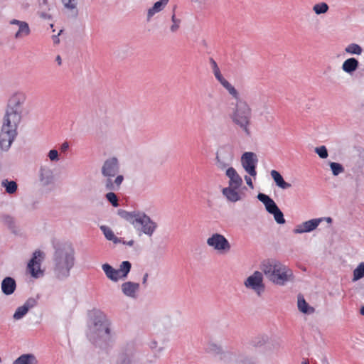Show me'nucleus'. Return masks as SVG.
Returning a JSON list of instances; mask_svg holds the SVG:
<instances>
[{"instance_id":"1","label":"nucleus","mask_w":364,"mask_h":364,"mask_svg":"<svg viewBox=\"0 0 364 364\" xmlns=\"http://www.w3.org/2000/svg\"><path fill=\"white\" fill-rule=\"evenodd\" d=\"M53 246L55 250L53 257L54 275L60 280L65 279L75 264V250L67 242H53Z\"/></svg>"},{"instance_id":"2","label":"nucleus","mask_w":364,"mask_h":364,"mask_svg":"<svg viewBox=\"0 0 364 364\" xmlns=\"http://www.w3.org/2000/svg\"><path fill=\"white\" fill-rule=\"evenodd\" d=\"M87 337L96 346L105 347L112 339L111 322L101 311L93 313L89 325Z\"/></svg>"},{"instance_id":"3","label":"nucleus","mask_w":364,"mask_h":364,"mask_svg":"<svg viewBox=\"0 0 364 364\" xmlns=\"http://www.w3.org/2000/svg\"><path fill=\"white\" fill-rule=\"evenodd\" d=\"M261 270L266 277L276 285L284 286L288 282L294 280L291 269L274 259L264 260L262 263Z\"/></svg>"},{"instance_id":"4","label":"nucleus","mask_w":364,"mask_h":364,"mask_svg":"<svg viewBox=\"0 0 364 364\" xmlns=\"http://www.w3.org/2000/svg\"><path fill=\"white\" fill-rule=\"evenodd\" d=\"M118 215L129 223L139 232L151 237L158 225L156 222L145 213L141 211L129 212L124 210H118Z\"/></svg>"},{"instance_id":"5","label":"nucleus","mask_w":364,"mask_h":364,"mask_svg":"<svg viewBox=\"0 0 364 364\" xmlns=\"http://www.w3.org/2000/svg\"><path fill=\"white\" fill-rule=\"evenodd\" d=\"M119 163L117 157L107 159L101 168V173L105 177V187L107 191H119L124 181L122 175H118L119 172Z\"/></svg>"},{"instance_id":"6","label":"nucleus","mask_w":364,"mask_h":364,"mask_svg":"<svg viewBox=\"0 0 364 364\" xmlns=\"http://www.w3.org/2000/svg\"><path fill=\"white\" fill-rule=\"evenodd\" d=\"M235 108L230 114V118L234 124L247 135H250V125L252 118V109L247 102L241 100L240 97L236 100Z\"/></svg>"},{"instance_id":"7","label":"nucleus","mask_w":364,"mask_h":364,"mask_svg":"<svg viewBox=\"0 0 364 364\" xmlns=\"http://www.w3.org/2000/svg\"><path fill=\"white\" fill-rule=\"evenodd\" d=\"M26 99V95L23 92L14 93L8 100L4 118L11 120L13 122L20 123L22 114L21 107Z\"/></svg>"},{"instance_id":"8","label":"nucleus","mask_w":364,"mask_h":364,"mask_svg":"<svg viewBox=\"0 0 364 364\" xmlns=\"http://www.w3.org/2000/svg\"><path fill=\"white\" fill-rule=\"evenodd\" d=\"M18 122L3 118V124L0 133V149L8 151L17 136Z\"/></svg>"},{"instance_id":"9","label":"nucleus","mask_w":364,"mask_h":364,"mask_svg":"<svg viewBox=\"0 0 364 364\" xmlns=\"http://www.w3.org/2000/svg\"><path fill=\"white\" fill-rule=\"evenodd\" d=\"M258 200L262 202L266 208V210L273 215L275 221L278 224H284L286 220L284 218V214L279 208L276 203L269 196L259 193L257 195Z\"/></svg>"},{"instance_id":"10","label":"nucleus","mask_w":364,"mask_h":364,"mask_svg":"<svg viewBox=\"0 0 364 364\" xmlns=\"http://www.w3.org/2000/svg\"><path fill=\"white\" fill-rule=\"evenodd\" d=\"M244 285L246 288L253 290L258 296H260L265 290L262 271L254 272L245 279Z\"/></svg>"},{"instance_id":"11","label":"nucleus","mask_w":364,"mask_h":364,"mask_svg":"<svg viewBox=\"0 0 364 364\" xmlns=\"http://www.w3.org/2000/svg\"><path fill=\"white\" fill-rule=\"evenodd\" d=\"M210 63L211 65L214 76L217 79V80L228 92V93L232 97V98H234L235 100H238V91L235 88L233 85H231V83H230L226 79L223 77L217 63L215 61L213 58H210Z\"/></svg>"},{"instance_id":"12","label":"nucleus","mask_w":364,"mask_h":364,"mask_svg":"<svg viewBox=\"0 0 364 364\" xmlns=\"http://www.w3.org/2000/svg\"><path fill=\"white\" fill-rule=\"evenodd\" d=\"M207 245L221 253L228 252L231 245L225 237L219 233H214L207 239Z\"/></svg>"},{"instance_id":"13","label":"nucleus","mask_w":364,"mask_h":364,"mask_svg":"<svg viewBox=\"0 0 364 364\" xmlns=\"http://www.w3.org/2000/svg\"><path fill=\"white\" fill-rule=\"evenodd\" d=\"M258 162L257 156L254 152H245L241 156V164L245 171L251 176H256V166Z\"/></svg>"},{"instance_id":"14","label":"nucleus","mask_w":364,"mask_h":364,"mask_svg":"<svg viewBox=\"0 0 364 364\" xmlns=\"http://www.w3.org/2000/svg\"><path fill=\"white\" fill-rule=\"evenodd\" d=\"M323 221V218H314L302 223L296 226L293 232L295 234H302L314 230Z\"/></svg>"},{"instance_id":"15","label":"nucleus","mask_w":364,"mask_h":364,"mask_svg":"<svg viewBox=\"0 0 364 364\" xmlns=\"http://www.w3.org/2000/svg\"><path fill=\"white\" fill-rule=\"evenodd\" d=\"M39 181L43 186L50 185L54 181V174L49 167L41 166L39 169Z\"/></svg>"},{"instance_id":"16","label":"nucleus","mask_w":364,"mask_h":364,"mask_svg":"<svg viewBox=\"0 0 364 364\" xmlns=\"http://www.w3.org/2000/svg\"><path fill=\"white\" fill-rule=\"evenodd\" d=\"M41 255V252L40 250L35 251L33 252V257L28 263V269H29L31 275L35 277H38V274L42 273L40 269V261L37 260V257Z\"/></svg>"},{"instance_id":"17","label":"nucleus","mask_w":364,"mask_h":364,"mask_svg":"<svg viewBox=\"0 0 364 364\" xmlns=\"http://www.w3.org/2000/svg\"><path fill=\"white\" fill-rule=\"evenodd\" d=\"M226 176L229 178V186L235 188H239L242 184V178L232 167H229L226 170Z\"/></svg>"},{"instance_id":"18","label":"nucleus","mask_w":364,"mask_h":364,"mask_svg":"<svg viewBox=\"0 0 364 364\" xmlns=\"http://www.w3.org/2000/svg\"><path fill=\"white\" fill-rule=\"evenodd\" d=\"M122 293L130 298H136L139 289V284L132 282H126L121 286Z\"/></svg>"},{"instance_id":"19","label":"nucleus","mask_w":364,"mask_h":364,"mask_svg":"<svg viewBox=\"0 0 364 364\" xmlns=\"http://www.w3.org/2000/svg\"><path fill=\"white\" fill-rule=\"evenodd\" d=\"M270 337L267 333H259L253 336L250 341V345L254 348H262L269 343Z\"/></svg>"},{"instance_id":"20","label":"nucleus","mask_w":364,"mask_h":364,"mask_svg":"<svg viewBox=\"0 0 364 364\" xmlns=\"http://www.w3.org/2000/svg\"><path fill=\"white\" fill-rule=\"evenodd\" d=\"M169 0H159L155 2L152 7L149 8L147 11L146 21L149 22L152 17L157 13L164 10L165 6L168 4Z\"/></svg>"},{"instance_id":"21","label":"nucleus","mask_w":364,"mask_h":364,"mask_svg":"<svg viewBox=\"0 0 364 364\" xmlns=\"http://www.w3.org/2000/svg\"><path fill=\"white\" fill-rule=\"evenodd\" d=\"M16 288V283L14 278L7 277L1 282V291L5 295L12 294Z\"/></svg>"},{"instance_id":"22","label":"nucleus","mask_w":364,"mask_h":364,"mask_svg":"<svg viewBox=\"0 0 364 364\" xmlns=\"http://www.w3.org/2000/svg\"><path fill=\"white\" fill-rule=\"evenodd\" d=\"M358 60L355 58H350L343 63L342 70L346 73L352 74L358 68Z\"/></svg>"},{"instance_id":"23","label":"nucleus","mask_w":364,"mask_h":364,"mask_svg":"<svg viewBox=\"0 0 364 364\" xmlns=\"http://www.w3.org/2000/svg\"><path fill=\"white\" fill-rule=\"evenodd\" d=\"M297 307L301 312L305 314H312L315 312V309L309 306L301 294L298 295Z\"/></svg>"},{"instance_id":"24","label":"nucleus","mask_w":364,"mask_h":364,"mask_svg":"<svg viewBox=\"0 0 364 364\" xmlns=\"http://www.w3.org/2000/svg\"><path fill=\"white\" fill-rule=\"evenodd\" d=\"M237 189L238 188L228 186L224 188L222 192L228 200L235 203L240 200L241 198L239 193L237 191Z\"/></svg>"},{"instance_id":"25","label":"nucleus","mask_w":364,"mask_h":364,"mask_svg":"<svg viewBox=\"0 0 364 364\" xmlns=\"http://www.w3.org/2000/svg\"><path fill=\"white\" fill-rule=\"evenodd\" d=\"M102 268L107 277L112 282H117L120 279L117 269L113 268L110 264H103Z\"/></svg>"},{"instance_id":"26","label":"nucleus","mask_w":364,"mask_h":364,"mask_svg":"<svg viewBox=\"0 0 364 364\" xmlns=\"http://www.w3.org/2000/svg\"><path fill=\"white\" fill-rule=\"evenodd\" d=\"M272 178H273L276 185L282 188L287 189L291 187V185L287 182H286L282 176L276 170H272L270 173Z\"/></svg>"},{"instance_id":"27","label":"nucleus","mask_w":364,"mask_h":364,"mask_svg":"<svg viewBox=\"0 0 364 364\" xmlns=\"http://www.w3.org/2000/svg\"><path fill=\"white\" fill-rule=\"evenodd\" d=\"M13 364H38V360L33 354L28 353L20 355Z\"/></svg>"},{"instance_id":"28","label":"nucleus","mask_w":364,"mask_h":364,"mask_svg":"<svg viewBox=\"0 0 364 364\" xmlns=\"http://www.w3.org/2000/svg\"><path fill=\"white\" fill-rule=\"evenodd\" d=\"M62 2L65 8L70 11V16L73 18H77L79 11L77 8L76 0H62Z\"/></svg>"},{"instance_id":"29","label":"nucleus","mask_w":364,"mask_h":364,"mask_svg":"<svg viewBox=\"0 0 364 364\" xmlns=\"http://www.w3.org/2000/svg\"><path fill=\"white\" fill-rule=\"evenodd\" d=\"M100 230L107 240L112 241L114 244L121 243L122 238L116 237L110 228L102 225Z\"/></svg>"},{"instance_id":"30","label":"nucleus","mask_w":364,"mask_h":364,"mask_svg":"<svg viewBox=\"0 0 364 364\" xmlns=\"http://www.w3.org/2000/svg\"><path fill=\"white\" fill-rule=\"evenodd\" d=\"M133 355V350L121 353L118 357L116 364H131Z\"/></svg>"},{"instance_id":"31","label":"nucleus","mask_w":364,"mask_h":364,"mask_svg":"<svg viewBox=\"0 0 364 364\" xmlns=\"http://www.w3.org/2000/svg\"><path fill=\"white\" fill-rule=\"evenodd\" d=\"M132 268V264L129 261H124L121 263L119 269H117L119 276L121 279L127 278L130 269Z\"/></svg>"},{"instance_id":"32","label":"nucleus","mask_w":364,"mask_h":364,"mask_svg":"<svg viewBox=\"0 0 364 364\" xmlns=\"http://www.w3.org/2000/svg\"><path fill=\"white\" fill-rule=\"evenodd\" d=\"M31 30L27 22H24L21 23V26H18V31L15 33V38L18 39L27 36L30 34Z\"/></svg>"},{"instance_id":"33","label":"nucleus","mask_w":364,"mask_h":364,"mask_svg":"<svg viewBox=\"0 0 364 364\" xmlns=\"http://www.w3.org/2000/svg\"><path fill=\"white\" fill-rule=\"evenodd\" d=\"M345 52L350 55H359L363 52L361 46L357 43H350L345 48Z\"/></svg>"},{"instance_id":"34","label":"nucleus","mask_w":364,"mask_h":364,"mask_svg":"<svg viewBox=\"0 0 364 364\" xmlns=\"http://www.w3.org/2000/svg\"><path fill=\"white\" fill-rule=\"evenodd\" d=\"M2 186H4L6 189V193L9 194L14 193L17 190V183L14 181H8L7 179L4 180L1 182Z\"/></svg>"},{"instance_id":"35","label":"nucleus","mask_w":364,"mask_h":364,"mask_svg":"<svg viewBox=\"0 0 364 364\" xmlns=\"http://www.w3.org/2000/svg\"><path fill=\"white\" fill-rule=\"evenodd\" d=\"M364 277V262L360 263L353 270V281H358Z\"/></svg>"},{"instance_id":"36","label":"nucleus","mask_w":364,"mask_h":364,"mask_svg":"<svg viewBox=\"0 0 364 364\" xmlns=\"http://www.w3.org/2000/svg\"><path fill=\"white\" fill-rule=\"evenodd\" d=\"M328 9H329V7L326 3L321 2V3L315 4L313 7V11L317 15H320V14H326L328 11Z\"/></svg>"},{"instance_id":"37","label":"nucleus","mask_w":364,"mask_h":364,"mask_svg":"<svg viewBox=\"0 0 364 364\" xmlns=\"http://www.w3.org/2000/svg\"><path fill=\"white\" fill-rule=\"evenodd\" d=\"M329 166H330L331 169L332 171V173L334 176H338V175H339L340 173H343L344 171L343 166L341 164H339V163L330 162Z\"/></svg>"},{"instance_id":"38","label":"nucleus","mask_w":364,"mask_h":364,"mask_svg":"<svg viewBox=\"0 0 364 364\" xmlns=\"http://www.w3.org/2000/svg\"><path fill=\"white\" fill-rule=\"evenodd\" d=\"M28 311L27 308L22 305L16 309L13 318L14 320H20L28 313Z\"/></svg>"},{"instance_id":"39","label":"nucleus","mask_w":364,"mask_h":364,"mask_svg":"<svg viewBox=\"0 0 364 364\" xmlns=\"http://www.w3.org/2000/svg\"><path fill=\"white\" fill-rule=\"evenodd\" d=\"M114 191H110V192L107 193L105 196L106 199L114 206L118 207V198L117 195L113 192Z\"/></svg>"},{"instance_id":"40","label":"nucleus","mask_w":364,"mask_h":364,"mask_svg":"<svg viewBox=\"0 0 364 364\" xmlns=\"http://www.w3.org/2000/svg\"><path fill=\"white\" fill-rule=\"evenodd\" d=\"M172 25L170 27V30L172 33H175L178 31L181 24V19L176 18L175 14L171 16Z\"/></svg>"},{"instance_id":"41","label":"nucleus","mask_w":364,"mask_h":364,"mask_svg":"<svg viewBox=\"0 0 364 364\" xmlns=\"http://www.w3.org/2000/svg\"><path fill=\"white\" fill-rule=\"evenodd\" d=\"M216 161H217V166L220 169H225L230 164L228 162L225 161L223 159L221 154H220V153H217Z\"/></svg>"},{"instance_id":"42","label":"nucleus","mask_w":364,"mask_h":364,"mask_svg":"<svg viewBox=\"0 0 364 364\" xmlns=\"http://www.w3.org/2000/svg\"><path fill=\"white\" fill-rule=\"evenodd\" d=\"M315 152L321 159H326L328 156L327 149L325 146H321L315 149Z\"/></svg>"},{"instance_id":"43","label":"nucleus","mask_w":364,"mask_h":364,"mask_svg":"<svg viewBox=\"0 0 364 364\" xmlns=\"http://www.w3.org/2000/svg\"><path fill=\"white\" fill-rule=\"evenodd\" d=\"M157 346L158 343L156 341H151L149 343V347L152 350H154V353L160 355L164 350V347L157 348Z\"/></svg>"},{"instance_id":"44","label":"nucleus","mask_w":364,"mask_h":364,"mask_svg":"<svg viewBox=\"0 0 364 364\" xmlns=\"http://www.w3.org/2000/svg\"><path fill=\"white\" fill-rule=\"evenodd\" d=\"M48 156L51 161H59V154L56 149L50 150Z\"/></svg>"},{"instance_id":"45","label":"nucleus","mask_w":364,"mask_h":364,"mask_svg":"<svg viewBox=\"0 0 364 364\" xmlns=\"http://www.w3.org/2000/svg\"><path fill=\"white\" fill-rule=\"evenodd\" d=\"M36 305V301L33 298H29L26 300V301L23 304V306L27 308V310L29 311L30 309H32Z\"/></svg>"},{"instance_id":"46","label":"nucleus","mask_w":364,"mask_h":364,"mask_svg":"<svg viewBox=\"0 0 364 364\" xmlns=\"http://www.w3.org/2000/svg\"><path fill=\"white\" fill-rule=\"evenodd\" d=\"M245 180L247 186L250 188L253 189L254 188V186H253V183H252V181L251 178L250 176H245Z\"/></svg>"},{"instance_id":"47","label":"nucleus","mask_w":364,"mask_h":364,"mask_svg":"<svg viewBox=\"0 0 364 364\" xmlns=\"http://www.w3.org/2000/svg\"><path fill=\"white\" fill-rule=\"evenodd\" d=\"M25 21H19L17 19H12L10 21V24L11 25H17L18 26H21V23H23Z\"/></svg>"},{"instance_id":"48","label":"nucleus","mask_w":364,"mask_h":364,"mask_svg":"<svg viewBox=\"0 0 364 364\" xmlns=\"http://www.w3.org/2000/svg\"><path fill=\"white\" fill-rule=\"evenodd\" d=\"M69 147V144L67 141H65L62 144L60 149L63 152H65Z\"/></svg>"},{"instance_id":"49","label":"nucleus","mask_w":364,"mask_h":364,"mask_svg":"<svg viewBox=\"0 0 364 364\" xmlns=\"http://www.w3.org/2000/svg\"><path fill=\"white\" fill-rule=\"evenodd\" d=\"M39 16L43 19H49L50 18V16L46 12H41Z\"/></svg>"},{"instance_id":"50","label":"nucleus","mask_w":364,"mask_h":364,"mask_svg":"<svg viewBox=\"0 0 364 364\" xmlns=\"http://www.w3.org/2000/svg\"><path fill=\"white\" fill-rule=\"evenodd\" d=\"M149 277L148 273L144 274L143 279H142V284L145 285L146 284L147 279Z\"/></svg>"},{"instance_id":"51","label":"nucleus","mask_w":364,"mask_h":364,"mask_svg":"<svg viewBox=\"0 0 364 364\" xmlns=\"http://www.w3.org/2000/svg\"><path fill=\"white\" fill-rule=\"evenodd\" d=\"M121 242H122L124 245H129V246H132L134 245V240H129V242H125L122 240Z\"/></svg>"},{"instance_id":"52","label":"nucleus","mask_w":364,"mask_h":364,"mask_svg":"<svg viewBox=\"0 0 364 364\" xmlns=\"http://www.w3.org/2000/svg\"><path fill=\"white\" fill-rule=\"evenodd\" d=\"M62 32V30L60 31V33L58 34V36H53V41L55 43H59V38H58V36L60 35V33Z\"/></svg>"},{"instance_id":"53","label":"nucleus","mask_w":364,"mask_h":364,"mask_svg":"<svg viewBox=\"0 0 364 364\" xmlns=\"http://www.w3.org/2000/svg\"><path fill=\"white\" fill-rule=\"evenodd\" d=\"M55 60L57 61L58 64L60 65L62 63V60L60 55H58L55 58Z\"/></svg>"},{"instance_id":"54","label":"nucleus","mask_w":364,"mask_h":364,"mask_svg":"<svg viewBox=\"0 0 364 364\" xmlns=\"http://www.w3.org/2000/svg\"><path fill=\"white\" fill-rule=\"evenodd\" d=\"M193 1L198 2L199 4H205L208 0H192Z\"/></svg>"},{"instance_id":"55","label":"nucleus","mask_w":364,"mask_h":364,"mask_svg":"<svg viewBox=\"0 0 364 364\" xmlns=\"http://www.w3.org/2000/svg\"><path fill=\"white\" fill-rule=\"evenodd\" d=\"M323 218V220H326L328 223H331L332 222V219L330 217H327V218Z\"/></svg>"},{"instance_id":"56","label":"nucleus","mask_w":364,"mask_h":364,"mask_svg":"<svg viewBox=\"0 0 364 364\" xmlns=\"http://www.w3.org/2000/svg\"><path fill=\"white\" fill-rule=\"evenodd\" d=\"M301 364H309V360L306 358H304L301 362Z\"/></svg>"},{"instance_id":"57","label":"nucleus","mask_w":364,"mask_h":364,"mask_svg":"<svg viewBox=\"0 0 364 364\" xmlns=\"http://www.w3.org/2000/svg\"><path fill=\"white\" fill-rule=\"evenodd\" d=\"M360 313L361 315L364 316V306L360 308Z\"/></svg>"}]
</instances>
